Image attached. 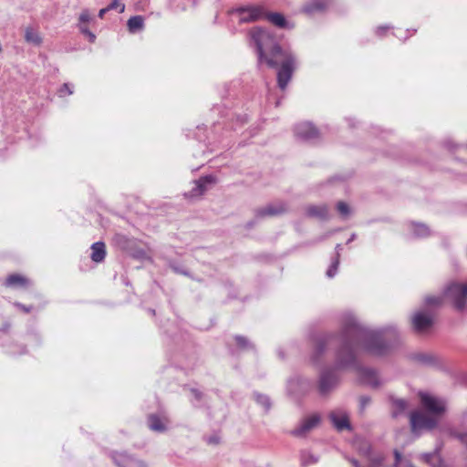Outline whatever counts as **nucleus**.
Wrapping results in <instances>:
<instances>
[{
	"label": "nucleus",
	"instance_id": "nucleus-41",
	"mask_svg": "<svg viewBox=\"0 0 467 467\" xmlns=\"http://www.w3.org/2000/svg\"><path fill=\"white\" fill-rule=\"evenodd\" d=\"M15 306L16 307H18L19 309H21L22 311H24L25 313H29L32 309H33V306H26L21 303H15Z\"/></svg>",
	"mask_w": 467,
	"mask_h": 467
},
{
	"label": "nucleus",
	"instance_id": "nucleus-23",
	"mask_svg": "<svg viewBox=\"0 0 467 467\" xmlns=\"http://www.w3.org/2000/svg\"><path fill=\"white\" fill-rule=\"evenodd\" d=\"M25 40L27 43L34 44L35 46H39L42 43V37L39 33L35 30L33 27H26L25 30Z\"/></svg>",
	"mask_w": 467,
	"mask_h": 467
},
{
	"label": "nucleus",
	"instance_id": "nucleus-37",
	"mask_svg": "<svg viewBox=\"0 0 467 467\" xmlns=\"http://www.w3.org/2000/svg\"><path fill=\"white\" fill-rule=\"evenodd\" d=\"M58 93H59L60 97H64L65 95H71V94H73V88L69 84L65 83L59 88Z\"/></svg>",
	"mask_w": 467,
	"mask_h": 467
},
{
	"label": "nucleus",
	"instance_id": "nucleus-5",
	"mask_svg": "<svg viewBox=\"0 0 467 467\" xmlns=\"http://www.w3.org/2000/svg\"><path fill=\"white\" fill-rule=\"evenodd\" d=\"M443 296L458 311H462L467 304V282L464 284L452 282L444 290Z\"/></svg>",
	"mask_w": 467,
	"mask_h": 467
},
{
	"label": "nucleus",
	"instance_id": "nucleus-1",
	"mask_svg": "<svg viewBox=\"0 0 467 467\" xmlns=\"http://www.w3.org/2000/svg\"><path fill=\"white\" fill-rule=\"evenodd\" d=\"M398 338L399 333L394 327L378 331L370 330L363 327L354 316L347 314L342 318V330L339 336L323 335L314 339L315 350L312 358L317 361L327 347L332 341L337 340L340 346L336 355V367H351L358 371L364 383L378 388L381 384L378 373L371 368L361 367L357 361V353L363 348L372 355H384L394 346Z\"/></svg>",
	"mask_w": 467,
	"mask_h": 467
},
{
	"label": "nucleus",
	"instance_id": "nucleus-17",
	"mask_svg": "<svg viewBox=\"0 0 467 467\" xmlns=\"http://www.w3.org/2000/svg\"><path fill=\"white\" fill-rule=\"evenodd\" d=\"M349 462L353 467H385V455L383 453H377L375 456L368 459V465H362L354 458H350Z\"/></svg>",
	"mask_w": 467,
	"mask_h": 467
},
{
	"label": "nucleus",
	"instance_id": "nucleus-9",
	"mask_svg": "<svg viewBox=\"0 0 467 467\" xmlns=\"http://www.w3.org/2000/svg\"><path fill=\"white\" fill-rule=\"evenodd\" d=\"M321 421L319 414L315 413L304 418L299 425L291 431V434L297 438L306 437L313 429L318 426Z\"/></svg>",
	"mask_w": 467,
	"mask_h": 467
},
{
	"label": "nucleus",
	"instance_id": "nucleus-10",
	"mask_svg": "<svg viewBox=\"0 0 467 467\" xmlns=\"http://www.w3.org/2000/svg\"><path fill=\"white\" fill-rule=\"evenodd\" d=\"M240 23H249L265 17V8L262 5H249L236 9Z\"/></svg>",
	"mask_w": 467,
	"mask_h": 467
},
{
	"label": "nucleus",
	"instance_id": "nucleus-21",
	"mask_svg": "<svg viewBox=\"0 0 467 467\" xmlns=\"http://www.w3.org/2000/svg\"><path fill=\"white\" fill-rule=\"evenodd\" d=\"M166 422L168 420L165 419L162 420L158 415L156 414H150L148 417V425L149 428L157 432H163L167 430Z\"/></svg>",
	"mask_w": 467,
	"mask_h": 467
},
{
	"label": "nucleus",
	"instance_id": "nucleus-45",
	"mask_svg": "<svg viewBox=\"0 0 467 467\" xmlns=\"http://www.w3.org/2000/svg\"><path fill=\"white\" fill-rule=\"evenodd\" d=\"M109 9H108V6H107V7H105V8L100 9V10H99V18H103L104 15H105L107 12H109Z\"/></svg>",
	"mask_w": 467,
	"mask_h": 467
},
{
	"label": "nucleus",
	"instance_id": "nucleus-36",
	"mask_svg": "<svg viewBox=\"0 0 467 467\" xmlns=\"http://www.w3.org/2000/svg\"><path fill=\"white\" fill-rule=\"evenodd\" d=\"M417 360L421 362L422 364L431 365L434 362V357L428 354H419L416 357Z\"/></svg>",
	"mask_w": 467,
	"mask_h": 467
},
{
	"label": "nucleus",
	"instance_id": "nucleus-31",
	"mask_svg": "<svg viewBox=\"0 0 467 467\" xmlns=\"http://www.w3.org/2000/svg\"><path fill=\"white\" fill-rule=\"evenodd\" d=\"M169 267L176 274L182 275L185 276H189L191 278L192 275H190L189 271L184 269L182 265H180L178 263L171 261L169 262Z\"/></svg>",
	"mask_w": 467,
	"mask_h": 467
},
{
	"label": "nucleus",
	"instance_id": "nucleus-30",
	"mask_svg": "<svg viewBox=\"0 0 467 467\" xmlns=\"http://www.w3.org/2000/svg\"><path fill=\"white\" fill-rule=\"evenodd\" d=\"M446 431L451 437L455 438L462 443L467 445V431H460L453 428H448Z\"/></svg>",
	"mask_w": 467,
	"mask_h": 467
},
{
	"label": "nucleus",
	"instance_id": "nucleus-20",
	"mask_svg": "<svg viewBox=\"0 0 467 467\" xmlns=\"http://www.w3.org/2000/svg\"><path fill=\"white\" fill-rule=\"evenodd\" d=\"M306 214L310 217L326 220L328 218V208L327 205H309L306 209Z\"/></svg>",
	"mask_w": 467,
	"mask_h": 467
},
{
	"label": "nucleus",
	"instance_id": "nucleus-39",
	"mask_svg": "<svg viewBox=\"0 0 467 467\" xmlns=\"http://www.w3.org/2000/svg\"><path fill=\"white\" fill-rule=\"evenodd\" d=\"M371 402V399L368 396H361L359 398V410L360 411H364L367 406H368Z\"/></svg>",
	"mask_w": 467,
	"mask_h": 467
},
{
	"label": "nucleus",
	"instance_id": "nucleus-14",
	"mask_svg": "<svg viewBox=\"0 0 467 467\" xmlns=\"http://www.w3.org/2000/svg\"><path fill=\"white\" fill-rule=\"evenodd\" d=\"M295 134L304 140H311L318 137V130L308 122L300 123L295 128Z\"/></svg>",
	"mask_w": 467,
	"mask_h": 467
},
{
	"label": "nucleus",
	"instance_id": "nucleus-16",
	"mask_svg": "<svg viewBox=\"0 0 467 467\" xmlns=\"http://www.w3.org/2000/svg\"><path fill=\"white\" fill-rule=\"evenodd\" d=\"M353 446L355 450L367 460L370 459L372 456H375L378 453L373 451L370 442L361 437L355 438Z\"/></svg>",
	"mask_w": 467,
	"mask_h": 467
},
{
	"label": "nucleus",
	"instance_id": "nucleus-12",
	"mask_svg": "<svg viewBox=\"0 0 467 467\" xmlns=\"http://www.w3.org/2000/svg\"><path fill=\"white\" fill-rule=\"evenodd\" d=\"M329 419L333 426L338 431L350 430V422L348 414L342 410L331 411L329 413Z\"/></svg>",
	"mask_w": 467,
	"mask_h": 467
},
{
	"label": "nucleus",
	"instance_id": "nucleus-22",
	"mask_svg": "<svg viewBox=\"0 0 467 467\" xmlns=\"http://www.w3.org/2000/svg\"><path fill=\"white\" fill-rule=\"evenodd\" d=\"M264 18H266L269 22L280 28H285L287 24L285 17L280 13H266L265 11Z\"/></svg>",
	"mask_w": 467,
	"mask_h": 467
},
{
	"label": "nucleus",
	"instance_id": "nucleus-27",
	"mask_svg": "<svg viewBox=\"0 0 467 467\" xmlns=\"http://www.w3.org/2000/svg\"><path fill=\"white\" fill-rule=\"evenodd\" d=\"M441 304L442 296H430L425 298L424 308L432 312V309L441 306Z\"/></svg>",
	"mask_w": 467,
	"mask_h": 467
},
{
	"label": "nucleus",
	"instance_id": "nucleus-34",
	"mask_svg": "<svg viewBox=\"0 0 467 467\" xmlns=\"http://www.w3.org/2000/svg\"><path fill=\"white\" fill-rule=\"evenodd\" d=\"M337 209L338 213L344 217L348 216L350 213L349 206L348 205V203L344 202H338L337 204Z\"/></svg>",
	"mask_w": 467,
	"mask_h": 467
},
{
	"label": "nucleus",
	"instance_id": "nucleus-19",
	"mask_svg": "<svg viewBox=\"0 0 467 467\" xmlns=\"http://www.w3.org/2000/svg\"><path fill=\"white\" fill-rule=\"evenodd\" d=\"M106 245L103 242H96L91 245L90 258L95 263H101L106 257Z\"/></svg>",
	"mask_w": 467,
	"mask_h": 467
},
{
	"label": "nucleus",
	"instance_id": "nucleus-35",
	"mask_svg": "<svg viewBox=\"0 0 467 467\" xmlns=\"http://www.w3.org/2000/svg\"><path fill=\"white\" fill-rule=\"evenodd\" d=\"M324 9V4L321 2H315L312 4L307 5L305 7L306 12L307 13H313L315 11H319Z\"/></svg>",
	"mask_w": 467,
	"mask_h": 467
},
{
	"label": "nucleus",
	"instance_id": "nucleus-25",
	"mask_svg": "<svg viewBox=\"0 0 467 467\" xmlns=\"http://www.w3.org/2000/svg\"><path fill=\"white\" fill-rule=\"evenodd\" d=\"M393 454L395 461L392 467H414L411 461L403 456L398 450H394Z\"/></svg>",
	"mask_w": 467,
	"mask_h": 467
},
{
	"label": "nucleus",
	"instance_id": "nucleus-38",
	"mask_svg": "<svg viewBox=\"0 0 467 467\" xmlns=\"http://www.w3.org/2000/svg\"><path fill=\"white\" fill-rule=\"evenodd\" d=\"M119 8V13H123L125 10V5L120 4L119 0H112V2L108 5V9L113 10Z\"/></svg>",
	"mask_w": 467,
	"mask_h": 467
},
{
	"label": "nucleus",
	"instance_id": "nucleus-33",
	"mask_svg": "<svg viewBox=\"0 0 467 467\" xmlns=\"http://www.w3.org/2000/svg\"><path fill=\"white\" fill-rule=\"evenodd\" d=\"M338 265H339V254L337 253V257L334 258L329 268L327 271V276L329 278L334 277L337 272Z\"/></svg>",
	"mask_w": 467,
	"mask_h": 467
},
{
	"label": "nucleus",
	"instance_id": "nucleus-18",
	"mask_svg": "<svg viewBox=\"0 0 467 467\" xmlns=\"http://www.w3.org/2000/svg\"><path fill=\"white\" fill-rule=\"evenodd\" d=\"M391 401V416L398 418L403 415L409 408V403L406 400L390 398Z\"/></svg>",
	"mask_w": 467,
	"mask_h": 467
},
{
	"label": "nucleus",
	"instance_id": "nucleus-43",
	"mask_svg": "<svg viewBox=\"0 0 467 467\" xmlns=\"http://www.w3.org/2000/svg\"><path fill=\"white\" fill-rule=\"evenodd\" d=\"M192 393L194 395L196 400H199L202 399V394L199 390L193 389H192Z\"/></svg>",
	"mask_w": 467,
	"mask_h": 467
},
{
	"label": "nucleus",
	"instance_id": "nucleus-2",
	"mask_svg": "<svg viewBox=\"0 0 467 467\" xmlns=\"http://www.w3.org/2000/svg\"><path fill=\"white\" fill-rule=\"evenodd\" d=\"M251 37L256 47L258 63H265L271 68H278L277 83L284 90L295 69V57L291 52L282 49L275 36L267 30L255 28L251 31Z\"/></svg>",
	"mask_w": 467,
	"mask_h": 467
},
{
	"label": "nucleus",
	"instance_id": "nucleus-6",
	"mask_svg": "<svg viewBox=\"0 0 467 467\" xmlns=\"http://www.w3.org/2000/svg\"><path fill=\"white\" fill-rule=\"evenodd\" d=\"M217 179L213 175L202 176L193 182L194 186L190 192H185L184 195L189 199L199 198L215 185Z\"/></svg>",
	"mask_w": 467,
	"mask_h": 467
},
{
	"label": "nucleus",
	"instance_id": "nucleus-32",
	"mask_svg": "<svg viewBox=\"0 0 467 467\" xmlns=\"http://www.w3.org/2000/svg\"><path fill=\"white\" fill-rule=\"evenodd\" d=\"M254 396L258 404L262 405L266 410L270 409L271 402L266 395L255 393Z\"/></svg>",
	"mask_w": 467,
	"mask_h": 467
},
{
	"label": "nucleus",
	"instance_id": "nucleus-3",
	"mask_svg": "<svg viewBox=\"0 0 467 467\" xmlns=\"http://www.w3.org/2000/svg\"><path fill=\"white\" fill-rule=\"evenodd\" d=\"M418 395L421 408L428 414L440 420L446 412L447 404L445 400L424 391H420Z\"/></svg>",
	"mask_w": 467,
	"mask_h": 467
},
{
	"label": "nucleus",
	"instance_id": "nucleus-40",
	"mask_svg": "<svg viewBox=\"0 0 467 467\" xmlns=\"http://www.w3.org/2000/svg\"><path fill=\"white\" fill-rule=\"evenodd\" d=\"M317 462V458L310 453H304L303 454V462L304 464H311L316 463Z\"/></svg>",
	"mask_w": 467,
	"mask_h": 467
},
{
	"label": "nucleus",
	"instance_id": "nucleus-4",
	"mask_svg": "<svg viewBox=\"0 0 467 467\" xmlns=\"http://www.w3.org/2000/svg\"><path fill=\"white\" fill-rule=\"evenodd\" d=\"M410 424L411 432L419 435L422 431L435 429L439 425V420L420 410H413L410 413Z\"/></svg>",
	"mask_w": 467,
	"mask_h": 467
},
{
	"label": "nucleus",
	"instance_id": "nucleus-47",
	"mask_svg": "<svg viewBox=\"0 0 467 467\" xmlns=\"http://www.w3.org/2000/svg\"><path fill=\"white\" fill-rule=\"evenodd\" d=\"M355 238H356V234H353L350 236V238L348 240V242H347V243H348V244H349L350 242L354 241V240H355Z\"/></svg>",
	"mask_w": 467,
	"mask_h": 467
},
{
	"label": "nucleus",
	"instance_id": "nucleus-26",
	"mask_svg": "<svg viewBox=\"0 0 467 467\" xmlns=\"http://www.w3.org/2000/svg\"><path fill=\"white\" fill-rule=\"evenodd\" d=\"M411 230L413 232V234L416 237L422 238V237H427L431 234L430 228L426 224H423V223H412Z\"/></svg>",
	"mask_w": 467,
	"mask_h": 467
},
{
	"label": "nucleus",
	"instance_id": "nucleus-7",
	"mask_svg": "<svg viewBox=\"0 0 467 467\" xmlns=\"http://www.w3.org/2000/svg\"><path fill=\"white\" fill-rule=\"evenodd\" d=\"M433 312L424 308V310L416 312L411 318V325L417 333L427 332L433 325Z\"/></svg>",
	"mask_w": 467,
	"mask_h": 467
},
{
	"label": "nucleus",
	"instance_id": "nucleus-11",
	"mask_svg": "<svg viewBox=\"0 0 467 467\" xmlns=\"http://www.w3.org/2000/svg\"><path fill=\"white\" fill-rule=\"evenodd\" d=\"M287 211L286 204L283 202L270 203L265 207L259 208L255 211V218L261 219L266 216H276Z\"/></svg>",
	"mask_w": 467,
	"mask_h": 467
},
{
	"label": "nucleus",
	"instance_id": "nucleus-29",
	"mask_svg": "<svg viewBox=\"0 0 467 467\" xmlns=\"http://www.w3.org/2000/svg\"><path fill=\"white\" fill-rule=\"evenodd\" d=\"M234 340L238 348L242 350H253L254 348V344L244 336L236 335Z\"/></svg>",
	"mask_w": 467,
	"mask_h": 467
},
{
	"label": "nucleus",
	"instance_id": "nucleus-42",
	"mask_svg": "<svg viewBox=\"0 0 467 467\" xmlns=\"http://www.w3.org/2000/svg\"><path fill=\"white\" fill-rule=\"evenodd\" d=\"M436 455V452L423 453L421 459L426 462H431V459Z\"/></svg>",
	"mask_w": 467,
	"mask_h": 467
},
{
	"label": "nucleus",
	"instance_id": "nucleus-44",
	"mask_svg": "<svg viewBox=\"0 0 467 467\" xmlns=\"http://www.w3.org/2000/svg\"><path fill=\"white\" fill-rule=\"evenodd\" d=\"M389 29V26H379L376 30V34L380 36L383 32Z\"/></svg>",
	"mask_w": 467,
	"mask_h": 467
},
{
	"label": "nucleus",
	"instance_id": "nucleus-48",
	"mask_svg": "<svg viewBox=\"0 0 467 467\" xmlns=\"http://www.w3.org/2000/svg\"><path fill=\"white\" fill-rule=\"evenodd\" d=\"M209 443H217V439L216 438H210L209 439Z\"/></svg>",
	"mask_w": 467,
	"mask_h": 467
},
{
	"label": "nucleus",
	"instance_id": "nucleus-15",
	"mask_svg": "<svg viewBox=\"0 0 467 467\" xmlns=\"http://www.w3.org/2000/svg\"><path fill=\"white\" fill-rule=\"evenodd\" d=\"M112 459L118 467H147L144 462L126 453H115Z\"/></svg>",
	"mask_w": 467,
	"mask_h": 467
},
{
	"label": "nucleus",
	"instance_id": "nucleus-13",
	"mask_svg": "<svg viewBox=\"0 0 467 467\" xmlns=\"http://www.w3.org/2000/svg\"><path fill=\"white\" fill-rule=\"evenodd\" d=\"M93 19L88 9H84L79 15L78 27L81 34L88 38V41L93 43L96 40V36L88 29V24Z\"/></svg>",
	"mask_w": 467,
	"mask_h": 467
},
{
	"label": "nucleus",
	"instance_id": "nucleus-24",
	"mask_svg": "<svg viewBox=\"0 0 467 467\" xmlns=\"http://www.w3.org/2000/svg\"><path fill=\"white\" fill-rule=\"evenodd\" d=\"M129 31L135 33L138 30H141L144 26V19L140 16H131L127 23Z\"/></svg>",
	"mask_w": 467,
	"mask_h": 467
},
{
	"label": "nucleus",
	"instance_id": "nucleus-8",
	"mask_svg": "<svg viewBox=\"0 0 467 467\" xmlns=\"http://www.w3.org/2000/svg\"><path fill=\"white\" fill-rule=\"evenodd\" d=\"M338 383V377L334 368L324 369L318 380V391L321 395L330 392Z\"/></svg>",
	"mask_w": 467,
	"mask_h": 467
},
{
	"label": "nucleus",
	"instance_id": "nucleus-46",
	"mask_svg": "<svg viewBox=\"0 0 467 467\" xmlns=\"http://www.w3.org/2000/svg\"><path fill=\"white\" fill-rule=\"evenodd\" d=\"M335 249H336V256L335 257H337V253L340 254V251L342 250L341 244H337Z\"/></svg>",
	"mask_w": 467,
	"mask_h": 467
},
{
	"label": "nucleus",
	"instance_id": "nucleus-28",
	"mask_svg": "<svg viewBox=\"0 0 467 467\" xmlns=\"http://www.w3.org/2000/svg\"><path fill=\"white\" fill-rule=\"evenodd\" d=\"M29 284V281L20 275H11L6 279V285L10 286L19 285L26 286Z\"/></svg>",
	"mask_w": 467,
	"mask_h": 467
}]
</instances>
